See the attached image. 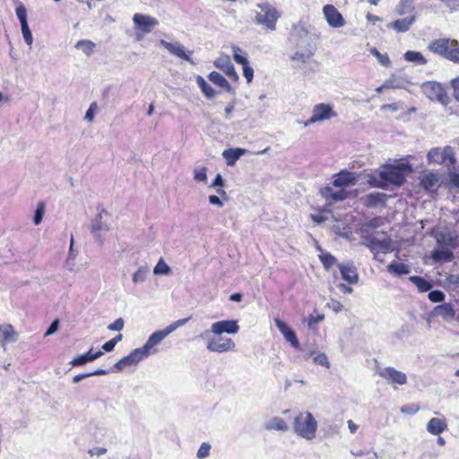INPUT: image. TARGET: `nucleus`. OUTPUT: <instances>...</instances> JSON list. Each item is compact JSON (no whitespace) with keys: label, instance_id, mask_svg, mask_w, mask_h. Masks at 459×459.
Masks as SVG:
<instances>
[{"label":"nucleus","instance_id":"a18cd8bd","mask_svg":"<svg viewBox=\"0 0 459 459\" xmlns=\"http://www.w3.org/2000/svg\"><path fill=\"white\" fill-rule=\"evenodd\" d=\"M233 58L236 63L243 65L248 62L247 56L243 53L242 49L237 46L232 47Z\"/></svg>","mask_w":459,"mask_h":459},{"label":"nucleus","instance_id":"0e129e2a","mask_svg":"<svg viewBox=\"0 0 459 459\" xmlns=\"http://www.w3.org/2000/svg\"><path fill=\"white\" fill-rule=\"evenodd\" d=\"M451 86L453 88V96L459 101V76L451 81Z\"/></svg>","mask_w":459,"mask_h":459},{"label":"nucleus","instance_id":"de8ad7c7","mask_svg":"<svg viewBox=\"0 0 459 459\" xmlns=\"http://www.w3.org/2000/svg\"><path fill=\"white\" fill-rule=\"evenodd\" d=\"M437 241L440 244H444L450 247H455L457 243V238L452 236L451 234H439L437 236Z\"/></svg>","mask_w":459,"mask_h":459},{"label":"nucleus","instance_id":"dca6fc26","mask_svg":"<svg viewBox=\"0 0 459 459\" xmlns=\"http://www.w3.org/2000/svg\"><path fill=\"white\" fill-rule=\"evenodd\" d=\"M146 356L140 348L134 349L127 356L123 357L114 366L117 371H122L127 367L138 364Z\"/></svg>","mask_w":459,"mask_h":459},{"label":"nucleus","instance_id":"338daca9","mask_svg":"<svg viewBox=\"0 0 459 459\" xmlns=\"http://www.w3.org/2000/svg\"><path fill=\"white\" fill-rule=\"evenodd\" d=\"M449 179H450L451 185L454 187L459 189V173H456V172L450 173Z\"/></svg>","mask_w":459,"mask_h":459},{"label":"nucleus","instance_id":"f3484780","mask_svg":"<svg viewBox=\"0 0 459 459\" xmlns=\"http://www.w3.org/2000/svg\"><path fill=\"white\" fill-rule=\"evenodd\" d=\"M379 376L393 385H405L407 383L406 375L395 369L393 367H386L378 372Z\"/></svg>","mask_w":459,"mask_h":459},{"label":"nucleus","instance_id":"774afa93","mask_svg":"<svg viewBox=\"0 0 459 459\" xmlns=\"http://www.w3.org/2000/svg\"><path fill=\"white\" fill-rule=\"evenodd\" d=\"M224 186V179L222 178L221 174H217L214 180L212 181L211 187H223Z\"/></svg>","mask_w":459,"mask_h":459},{"label":"nucleus","instance_id":"6e6d98bb","mask_svg":"<svg viewBox=\"0 0 459 459\" xmlns=\"http://www.w3.org/2000/svg\"><path fill=\"white\" fill-rule=\"evenodd\" d=\"M210 450H211V446L208 443H205V442L202 443L197 451V454H196L197 458L198 459L206 458L210 455Z\"/></svg>","mask_w":459,"mask_h":459},{"label":"nucleus","instance_id":"ea45409f","mask_svg":"<svg viewBox=\"0 0 459 459\" xmlns=\"http://www.w3.org/2000/svg\"><path fill=\"white\" fill-rule=\"evenodd\" d=\"M453 256V253L449 249H437L432 252V258L436 261L450 262Z\"/></svg>","mask_w":459,"mask_h":459},{"label":"nucleus","instance_id":"680f3d73","mask_svg":"<svg viewBox=\"0 0 459 459\" xmlns=\"http://www.w3.org/2000/svg\"><path fill=\"white\" fill-rule=\"evenodd\" d=\"M325 318V316L324 315H316V316H314V315H310L307 318V325H308V327L313 329L314 328V325L317 323H320L324 320Z\"/></svg>","mask_w":459,"mask_h":459},{"label":"nucleus","instance_id":"37998d69","mask_svg":"<svg viewBox=\"0 0 459 459\" xmlns=\"http://www.w3.org/2000/svg\"><path fill=\"white\" fill-rule=\"evenodd\" d=\"M319 259L325 270H329L332 266L337 264V259L330 253H322L319 255Z\"/></svg>","mask_w":459,"mask_h":459},{"label":"nucleus","instance_id":"bf43d9fd","mask_svg":"<svg viewBox=\"0 0 459 459\" xmlns=\"http://www.w3.org/2000/svg\"><path fill=\"white\" fill-rule=\"evenodd\" d=\"M242 66H243L244 77L247 79V82H251L254 78L253 68L249 65L248 62L247 64L243 65Z\"/></svg>","mask_w":459,"mask_h":459},{"label":"nucleus","instance_id":"f03ea898","mask_svg":"<svg viewBox=\"0 0 459 459\" xmlns=\"http://www.w3.org/2000/svg\"><path fill=\"white\" fill-rule=\"evenodd\" d=\"M317 427L316 420L309 411L299 412L294 419V432L306 440H312L316 437Z\"/></svg>","mask_w":459,"mask_h":459},{"label":"nucleus","instance_id":"1a4fd4ad","mask_svg":"<svg viewBox=\"0 0 459 459\" xmlns=\"http://www.w3.org/2000/svg\"><path fill=\"white\" fill-rule=\"evenodd\" d=\"M239 326L236 320H221L211 325L210 330H205L200 334L202 339L207 338L210 333L221 335L222 333L235 334L238 332Z\"/></svg>","mask_w":459,"mask_h":459},{"label":"nucleus","instance_id":"5fc2aeb1","mask_svg":"<svg viewBox=\"0 0 459 459\" xmlns=\"http://www.w3.org/2000/svg\"><path fill=\"white\" fill-rule=\"evenodd\" d=\"M428 297L432 302L437 303L444 301L446 295L443 291L437 290L429 291Z\"/></svg>","mask_w":459,"mask_h":459},{"label":"nucleus","instance_id":"39448f33","mask_svg":"<svg viewBox=\"0 0 459 459\" xmlns=\"http://www.w3.org/2000/svg\"><path fill=\"white\" fill-rule=\"evenodd\" d=\"M256 6L260 11L255 12L254 22L270 30H274L280 17L277 10L269 3H260Z\"/></svg>","mask_w":459,"mask_h":459},{"label":"nucleus","instance_id":"2eb2a0df","mask_svg":"<svg viewBox=\"0 0 459 459\" xmlns=\"http://www.w3.org/2000/svg\"><path fill=\"white\" fill-rule=\"evenodd\" d=\"M160 44L162 47H164L169 52V54H171L178 58L184 59L192 65L195 64L191 58V56L193 55V51L186 50L184 46L181 45L179 42L171 43V42H168L164 39H160Z\"/></svg>","mask_w":459,"mask_h":459},{"label":"nucleus","instance_id":"7ed1b4c3","mask_svg":"<svg viewBox=\"0 0 459 459\" xmlns=\"http://www.w3.org/2000/svg\"><path fill=\"white\" fill-rule=\"evenodd\" d=\"M429 49L449 61L459 64V42L456 39H438L429 45Z\"/></svg>","mask_w":459,"mask_h":459},{"label":"nucleus","instance_id":"aec40b11","mask_svg":"<svg viewBox=\"0 0 459 459\" xmlns=\"http://www.w3.org/2000/svg\"><path fill=\"white\" fill-rule=\"evenodd\" d=\"M18 340V333L10 324L0 325V347L6 351L8 343L15 342Z\"/></svg>","mask_w":459,"mask_h":459},{"label":"nucleus","instance_id":"3c124183","mask_svg":"<svg viewBox=\"0 0 459 459\" xmlns=\"http://www.w3.org/2000/svg\"><path fill=\"white\" fill-rule=\"evenodd\" d=\"M313 361L315 364L324 366L327 368L330 367L328 358L326 354L323 352H316V354L313 357Z\"/></svg>","mask_w":459,"mask_h":459},{"label":"nucleus","instance_id":"bb28decb","mask_svg":"<svg viewBox=\"0 0 459 459\" xmlns=\"http://www.w3.org/2000/svg\"><path fill=\"white\" fill-rule=\"evenodd\" d=\"M103 355V352L99 351L97 352H92V350H90L88 352L82 355H79L71 360L70 364L73 367L82 366L86 364L87 362L93 361Z\"/></svg>","mask_w":459,"mask_h":459},{"label":"nucleus","instance_id":"6ab92c4d","mask_svg":"<svg viewBox=\"0 0 459 459\" xmlns=\"http://www.w3.org/2000/svg\"><path fill=\"white\" fill-rule=\"evenodd\" d=\"M441 182V174L434 171H427L420 177V185L425 190L434 192L437 190Z\"/></svg>","mask_w":459,"mask_h":459},{"label":"nucleus","instance_id":"4468645a","mask_svg":"<svg viewBox=\"0 0 459 459\" xmlns=\"http://www.w3.org/2000/svg\"><path fill=\"white\" fill-rule=\"evenodd\" d=\"M323 14L327 24L332 28H342L346 24L342 14L333 4H325L323 7Z\"/></svg>","mask_w":459,"mask_h":459},{"label":"nucleus","instance_id":"69168bd1","mask_svg":"<svg viewBox=\"0 0 459 459\" xmlns=\"http://www.w3.org/2000/svg\"><path fill=\"white\" fill-rule=\"evenodd\" d=\"M58 326H59V321L57 319L54 320L51 323L50 326L46 331L45 336H48V335L55 333L58 330Z\"/></svg>","mask_w":459,"mask_h":459},{"label":"nucleus","instance_id":"8fccbe9b","mask_svg":"<svg viewBox=\"0 0 459 459\" xmlns=\"http://www.w3.org/2000/svg\"><path fill=\"white\" fill-rule=\"evenodd\" d=\"M170 272L169 266L164 262L163 259H160L153 269L154 274H168Z\"/></svg>","mask_w":459,"mask_h":459},{"label":"nucleus","instance_id":"f704fd0d","mask_svg":"<svg viewBox=\"0 0 459 459\" xmlns=\"http://www.w3.org/2000/svg\"><path fill=\"white\" fill-rule=\"evenodd\" d=\"M403 57L407 62H411L420 65H426L428 62L420 52L413 50L406 51L403 55Z\"/></svg>","mask_w":459,"mask_h":459},{"label":"nucleus","instance_id":"5701e85b","mask_svg":"<svg viewBox=\"0 0 459 459\" xmlns=\"http://www.w3.org/2000/svg\"><path fill=\"white\" fill-rule=\"evenodd\" d=\"M342 278L349 284H356L359 281L357 268L353 263L347 262L338 264Z\"/></svg>","mask_w":459,"mask_h":459},{"label":"nucleus","instance_id":"a878e982","mask_svg":"<svg viewBox=\"0 0 459 459\" xmlns=\"http://www.w3.org/2000/svg\"><path fill=\"white\" fill-rule=\"evenodd\" d=\"M416 22V16L411 15L409 17L398 19L386 25L388 29H393L397 32L408 31L413 23Z\"/></svg>","mask_w":459,"mask_h":459},{"label":"nucleus","instance_id":"4c0bfd02","mask_svg":"<svg viewBox=\"0 0 459 459\" xmlns=\"http://www.w3.org/2000/svg\"><path fill=\"white\" fill-rule=\"evenodd\" d=\"M196 83L203 93L209 99L213 98L216 94L214 89L207 83V82L200 75L196 76Z\"/></svg>","mask_w":459,"mask_h":459},{"label":"nucleus","instance_id":"9d476101","mask_svg":"<svg viewBox=\"0 0 459 459\" xmlns=\"http://www.w3.org/2000/svg\"><path fill=\"white\" fill-rule=\"evenodd\" d=\"M423 93L431 100H436L444 106L450 102V98L443 86L437 82H427L421 85Z\"/></svg>","mask_w":459,"mask_h":459},{"label":"nucleus","instance_id":"473e14b6","mask_svg":"<svg viewBox=\"0 0 459 459\" xmlns=\"http://www.w3.org/2000/svg\"><path fill=\"white\" fill-rule=\"evenodd\" d=\"M393 245L390 238L378 239L376 238L371 252L374 254L382 252L384 254L393 251Z\"/></svg>","mask_w":459,"mask_h":459},{"label":"nucleus","instance_id":"e2e57ef3","mask_svg":"<svg viewBox=\"0 0 459 459\" xmlns=\"http://www.w3.org/2000/svg\"><path fill=\"white\" fill-rule=\"evenodd\" d=\"M124 327V320L117 318L112 324L108 325V329L110 331H121Z\"/></svg>","mask_w":459,"mask_h":459},{"label":"nucleus","instance_id":"0eeeda50","mask_svg":"<svg viewBox=\"0 0 459 459\" xmlns=\"http://www.w3.org/2000/svg\"><path fill=\"white\" fill-rule=\"evenodd\" d=\"M429 163L454 165L456 161L454 149L451 146H445L443 149L432 148L427 155Z\"/></svg>","mask_w":459,"mask_h":459},{"label":"nucleus","instance_id":"cd10ccee","mask_svg":"<svg viewBox=\"0 0 459 459\" xmlns=\"http://www.w3.org/2000/svg\"><path fill=\"white\" fill-rule=\"evenodd\" d=\"M246 152V149L230 148L222 152V157L225 159L228 166H233L236 163V161Z\"/></svg>","mask_w":459,"mask_h":459},{"label":"nucleus","instance_id":"72a5a7b5","mask_svg":"<svg viewBox=\"0 0 459 459\" xmlns=\"http://www.w3.org/2000/svg\"><path fill=\"white\" fill-rule=\"evenodd\" d=\"M208 78L212 83L220 86L226 91L230 92L232 91V87L229 83V82L220 73L213 71L210 73Z\"/></svg>","mask_w":459,"mask_h":459},{"label":"nucleus","instance_id":"6e6552de","mask_svg":"<svg viewBox=\"0 0 459 459\" xmlns=\"http://www.w3.org/2000/svg\"><path fill=\"white\" fill-rule=\"evenodd\" d=\"M308 34V30L305 24L301 22H299L292 25L289 36V41L295 48L310 47Z\"/></svg>","mask_w":459,"mask_h":459},{"label":"nucleus","instance_id":"9b49d317","mask_svg":"<svg viewBox=\"0 0 459 459\" xmlns=\"http://www.w3.org/2000/svg\"><path fill=\"white\" fill-rule=\"evenodd\" d=\"M111 226L110 215L103 211L93 220L91 231L98 241L102 242L104 235L111 230Z\"/></svg>","mask_w":459,"mask_h":459},{"label":"nucleus","instance_id":"e433bc0d","mask_svg":"<svg viewBox=\"0 0 459 459\" xmlns=\"http://www.w3.org/2000/svg\"><path fill=\"white\" fill-rule=\"evenodd\" d=\"M75 48L82 50L86 56H91L96 48V44L89 39H81L76 42Z\"/></svg>","mask_w":459,"mask_h":459},{"label":"nucleus","instance_id":"20e7f679","mask_svg":"<svg viewBox=\"0 0 459 459\" xmlns=\"http://www.w3.org/2000/svg\"><path fill=\"white\" fill-rule=\"evenodd\" d=\"M379 178L370 177L369 183L377 187L386 188L389 184L401 186L404 183L405 178L401 170L393 166H385L378 174Z\"/></svg>","mask_w":459,"mask_h":459},{"label":"nucleus","instance_id":"f257e3e1","mask_svg":"<svg viewBox=\"0 0 459 459\" xmlns=\"http://www.w3.org/2000/svg\"><path fill=\"white\" fill-rule=\"evenodd\" d=\"M190 318L191 317L189 316L178 319L171 323L170 325H167L165 328L153 332L149 336L144 345L140 348L145 354L146 358H148L151 355L156 354L159 351L156 346L160 344L167 336H169L170 333L176 331L178 327L185 325L190 320Z\"/></svg>","mask_w":459,"mask_h":459},{"label":"nucleus","instance_id":"2f4dec72","mask_svg":"<svg viewBox=\"0 0 459 459\" xmlns=\"http://www.w3.org/2000/svg\"><path fill=\"white\" fill-rule=\"evenodd\" d=\"M264 428L267 430H278L285 432L289 429V425L283 419L276 416L268 420L264 425Z\"/></svg>","mask_w":459,"mask_h":459},{"label":"nucleus","instance_id":"7c9ffc66","mask_svg":"<svg viewBox=\"0 0 459 459\" xmlns=\"http://www.w3.org/2000/svg\"><path fill=\"white\" fill-rule=\"evenodd\" d=\"M387 272L394 276L399 277L402 275L409 274L411 273V267L409 264L393 261L387 266Z\"/></svg>","mask_w":459,"mask_h":459},{"label":"nucleus","instance_id":"c85d7f7f","mask_svg":"<svg viewBox=\"0 0 459 459\" xmlns=\"http://www.w3.org/2000/svg\"><path fill=\"white\" fill-rule=\"evenodd\" d=\"M410 83L408 79L403 75H392L384 82V87L388 89H405Z\"/></svg>","mask_w":459,"mask_h":459},{"label":"nucleus","instance_id":"c03bdc74","mask_svg":"<svg viewBox=\"0 0 459 459\" xmlns=\"http://www.w3.org/2000/svg\"><path fill=\"white\" fill-rule=\"evenodd\" d=\"M370 54L377 57L378 62L385 67H388L391 65V61L387 54L380 53L376 48H372L369 50Z\"/></svg>","mask_w":459,"mask_h":459},{"label":"nucleus","instance_id":"ddd939ff","mask_svg":"<svg viewBox=\"0 0 459 459\" xmlns=\"http://www.w3.org/2000/svg\"><path fill=\"white\" fill-rule=\"evenodd\" d=\"M336 117L332 104L319 103L314 106L312 116L304 123L305 126H308L314 123L328 120Z\"/></svg>","mask_w":459,"mask_h":459},{"label":"nucleus","instance_id":"603ef678","mask_svg":"<svg viewBox=\"0 0 459 459\" xmlns=\"http://www.w3.org/2000/svg\"><path fill=\"white\" fill-rule=\"evenodd\" d=\"M283 337L285 338V340L290 343V345L295 348L296 350H300V344H299V342L296 336V333H294L293 330H291L290 332L287 333L286 334L283 335Z\"/></svg>","mask_w":459,"mask_h":459},{"label":"nucleus","instance_id":"c756f323","mask_svg":"<svg viewBox=\"0 0 459 459\" xmlns=\"http://www.w3.org/2000/svg\"><path fill=\"white\" fill-rule=\"evenodd\" d=\"M314 55V51L309 47L303 48H296V50L290 55V58L291 61L306 64Z\"/></svg>","mask_w":459,"mask_h":459},{"label":"nucleus","instance_id":"a19ab883","mask_svg":"<svg viewBox=\"0 0 459 459\" xmlns=\"http://www.w3.org/2000/svg\"><path fill=\"white\" fill-rule=\"evenodd\" d=\"M13 2L16 5L15 13H16V16H17L20 23L22 24V23L28 22L27 9H26L25 5L19 0H13Z\"/></svg>","mask_w":459,"mask_h":459},{"label":"nucleus","instance_id":"423d86ee","mask_svg":"<svg viewBox=\"0 0 459 459\" xmlns=\"http://www.w3.org/2000/svg\"><path fill=\"white\" fill-rule=\"evenodd\" d=\"M133 22L136 30L137 40H141L145 34L151 33L159 25V21L156 18L142 13L134 14Z\"/></svg>","mask_w":459,"mask_h":459},{"label":"nucleus","instance_id":"4be33fe9","mask_svg":"<svg viewBox=\"0 0 459 459\" xmlns=\"http://www.w3.org/2000/svg\"><path fill=\"white\" fill-rule=\"evenodd\" d=\"M357 183V176L355 173L342 170L333 176V186L339 188H343L354 186Z\"/></svg>","mask_w":459,"mask_h":459},{"label":"nucleus","instance_id":"a211bd4d","mask_svg":"<svg viewBox=\"0 0 459 459\" xmlns=\"http://www.w3.org/2000/svg\"><path fill=\"white\" fill-rule=\"evenodd\" d=\"M320 194L328 204L343 201L349 196V193L345 189L340 188L338 190H333L331 186L322 187L320 189Z\"/></svg>","mask_w":459,"mask_h":459},{"label":"nucleus","instance_id":"49530a36","mask_svg":"<svg viewBox=\"0 0 459 459\" xmlns=\"http://www.w3.org/2000/svg\"><path fill=\"white\" fill-rule=\"evenodd\" d=\"M207 169L205 167H195L194 169V179L196 182L206 183L207 182Z\"/></svg>","mask_w":459,"mask_h":459},{"label":"nucleus","instance_id":"864d4df0","mask_svg":"<svg viewBox=\"0 0 459 459\" xmlns=\"http://www.w3.org/2000/svg\"><path fill=\"white\" fill-rule=\"evenodd\" d=\"M420 410V406L416 403L405 404L401 407L400 411L403 414L414 415Z\"/></svg>","mask_w":459,"mask_h":459},{"label":"nucleus","instance_id":"c9c22d12","mask_svg":"<svg viewBox=\"0 0 459 459\" xmlns=\"http://www.w3.org/2000/svg\"><path fill=\"white\" fill-rule=\"evenodd\" d=\"M414 0H400L394 12L398 15H404L414 10Z\"/></svg>","mask_w":459,"mask_h":459},{"label":"nucleus","instance_id":"13d9d810","mask_svg":"<svg viewBox=\"0 0 459 459\" xmlns=\"http://www.w3.org/2000/svg\"><path fill=\"white\" fill-rule=\"evenodd\" d=\"M97 108H98L97 103L96 102H92L90 105L88 110L86 111L84 119L87 120L88 122H92L93 119H94L95 111L97 110Z\"/></svg>","mask_w":459,"mask_h":459},{"label":"nucleus","instance_id":"b1692460","mask_svg":"<svg viewBox=\"0 0 459 459\" xmlns=\"http://www.w3.org/2000/svg\"><path fill=\"white\" fill-rule=\"evenodd\" d=\"M455 309L451 303L436 306L431 311L432 316H440L446 322H452L455 317Z\"/></svg>","mask_w":459,"mask_h":459},{"label":"nucleus","instance_id":"393cba45","mask_svg":"<svg viewBox=\"0 0 459 459\" xmlns=\"http://www.w3.org/2000/svg\"><path fill=\"white\" fill-rule=\"evenodd\" d=\"M427 431L433 436H439L447 429V422L444 416L440 418H432L426 426Z\"/></svg>","mask_w":459,"mask_h":459},{"label":"nucleus","instance_id":"412c9836","mask_svg":"<svg viewBox=\"0 0 459 459\" xmlns=\"http://www.w3.org/2000/svg\"><path fill=\"white\" fill-rule=\"evenodd\" d=\"M213 65L218 69L221 70L230 78L237 80L238 78V74L234 68L233 64L228 55H221L216 60Z\"/></svg>","mask_w":459,"mask_h":459},{"label":"nucleus","instance_id":"09e8293b","mask_svg":"<svg viewBox=\"0 0 459 459\" xmlns=\"http://www.w3.org/2000/svg\"><path fill=\"white\" fill-rule=\"evenodd\" d=\"M22 33L24 39V41L28 46H31L33 42V37L31 31L30 30L28 22L21 24Z\"/></svg>","mask_w":459,"mask_h":459},{"label":"nucleus","instance_id":"58836bf2","mask_svg":"<svg viewBox=\"0 0 459 459\" xmlns=\"http://www.w3.org/2000/svg\"><path fill=\"white\" fill-rule=\"evenodd\" d=\"M410 281L415 284L420 292H426L431 290L432 283L420 276H411Z\"/></svg>","mask_w":459,"mask_h":459},{"label":"nucleus","instance_id":"4d7b16f0","mask_svg":"<svg viewBox=\"0 0 459 459\" xmlns=\"http://www.w3.org/2000/svg\"><path fill=\"white\" fill-rule=\"evenodd\" d=\"M274 324L282 335L291 331L287 324L281 320L279 317L274 318Z\"/></svg>","mask_w":459,"mask_h":459},{"label":"nucleus","instance_id":"f8f14e48","mask_svg":"<svg viewBox=\"0 0 459 459\" xmlns=\"http://www.w3.org/2000/svg\"><path fill=\"white\" fill-rule=\"evenodd\" d=\"M206 340V349L211 352H227L235 350L236 344L231 338L216 335V337L204 338Z\"/></svg>","mask_w":459,"mask_h":459},{"label":"nucleus","instance_id":"79ce46f5","mask_svg":"<svg viewBox=\"0 0 459 459\" xmlns=\"http://www.w3.org/2000/svg\"><path fill=\"white\" fill-rule=\"evenodd\" d=\"M148 273H149L148 267H146V266L139 267L132 276L133 282L134 284L143 283L146 280Z\"/></svg>","mask_w":459,"mask_h":459},{"label":"nucleus","instance_id":"052dcab7","mask_svg":"<svg viewBox=\"0 0 459 459\" xmlns=\"http://www.w3.org/2000/svg\"><path fill=\"white\" fill-rule=\"evenodd\" d=\"M43 214H44V204H40L37 207V210L35 212V215L33 218V222L35 225H39L41 222Z\"/></svg>","mask_w":459,"mask_h":459}]
</instances>
